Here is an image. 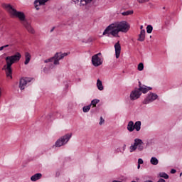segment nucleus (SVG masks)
Here are the masks:
<instances>
[{
	"mask_svg": "<svg viewBox=\"0 0 182 182\" xmlns=\"http://www.w3.org/2000/svg\"><path fill=\"white\" fill-rule=\"evenodd\" d=\"M4 93V88L0 87V99L2 97V94Z\"/></svg>",
	"mask_w": 182,
	"mask_h": 182,
	"instance_id": "obj_31",
	"label": "nucleus"
},
{
	"mask_svg": "<svg viewBox=\"0 0 182 182\" xmlns=\"http://www.w3.org/2000/svg\"><path fill=\"white\" fill-rule=\"evenodd\" d=\"M32 80H31V78H21L20 80V84H19V88L21 89V90H23L25 89V87H26V85H28V83H29V82H31Z\"/></svg>",
	"mask_w": 182,
	"mask_h": 182,
	"instance_id": "obj_9",
	"label": "nucleus"
},
{
	"mask_svg": "<svg viewBox=\"0 0 182 182\" xmlns=\"http://www.w3.org/2000/svg\"><path fill=\"white\" fill-rule=\"evenodd\" d=\"M97 87L98 90H103L104 89L103 84L102 83V81L99 79L97 80Z\"/></svg>",
	"mask_w": 182,
	"mask_h": 182,
	"instance_id": "obj_22",
	"label": "nucleus"
},
{
	"mask_svg": "<svg viewBox=\"0 0 182 182\" xmlns=\"http://www.w3.org/2000/svg\"><path fill=\"white\" fill-rule=\"evenodd\" d=\"M144 69V65L143 64V63H140L138 65V70L141 71Z\"/></svg>",
	"mask_w": 182,
	"mask_h": 182,
	"instance_id": "obj_29",
	"label": "nucleus"
},
{
	"mask_svg": "<svg viewBox=\"0 0 182 182\" xmlns=\"http://www.w3.org/2000/svg\"><path fill=\"white\" fill-rule=\"evenodd\" d=\"M49 0H35L34 1V6L36 11H39V6L41 5H45L46 2H48Z\"/></svg>",
	"mask_w": 182,
	"mask_h": 182,
	"instance_id": "obj_11",
	"label": "nucleus"
},
{
	"mask_svg": "<svg viewBox=\"0 0 182 182\" xmlns=\"http://www.w3.org/2000/svg\"><path fill=\"white\" fill-rule=\"evenodd\" d=\"M103 123H105V119H103V117H100V124L102 125L103 124Z\"/></svg>",
	"mask_w": 182,
	"mask_h": 182,
	"instance_id": "obj_33",
	"label": "nucleus"
},
{
	"mask_svg": "<svg viewBox=\"0 0 182 182\" xmlns=\"http://www.w3.org/2000/svg\"><path fill=\"white\" fill-rule=\"evenodd\" d=\"M150 163L153 166H157V164H159V159L156 157H152L151 158Z\"/></svg>",
	"mask_w": 182,
	"mask_h": 182,
	"instance_id": "obj_21",
	"label": "nucleus"
},
{
	"mask_svg": "<svg viewBox=\"0 0 182 182\" xmlns=\"http://www.w3.org/2000/svg\"><path fill=\"white\" fill-rule=\"evenodd\" d=\"M157 182H166V180L160 178Z\"/></svg>",
	"mask_w": 182,
	"mask_h": 182,
	"instance_id": "obj_35",
	"label": "nucleus"
},
{
	"mask_svg": "<svg viewBox=\"0 0 182 182\" xmlns=\"http://www.w3.org/2000/svg\"><path fill=\"white\" fill-rule=\"evenodd\" d=\"M159 97V96L156 94H154L153 92H151L147 95V97L144 99L143 101V105H149V103H151L154 102Z\"/></svg>",
	"mask_w": 182,
	"mask_h": 182,
	"instance_id": "obj_8",
	"label": "nucleus"
},
{
	"mask_svg": "<svg viewBox=\"0 0 182 182\" xmlns=\"http://www.w3.org/2000/svg\"><path fill=\"white\" fill-rule=\"evenodd\" d=\"M144 163V161H143V159H138V164H143Z\"/></svg>",
	"mask_w": 182,
	"mask_h": 182,
	"instance_id": "obj_32",
	"label": "nucleus"
},
{
	"mask_svg": "<svg viewBox=\"0 0 182 182\" xmlns=\"http://www.w3.org/2000/svg\"><path fill=\"white\" fill-rule=\"evenodd\" d=\"M3 47H4V48H9V45H5V46H3Z\"/></svg>",
	"mask_w": 182,
	"mask_h": 182,
	"instance_id": "obj_38",
	"label": "nucleus"
},
{
	"mask_svg": "<svg viewBox=\"0 0 182 182\" xmlns=\"http://www.w3.org/2000/svg\"><path fill=\"white\" fill-rule=\"evenodd\" d=\"M65 56H68V53H56L53 58L45 60L44 62L45 63H48V62H53L55 65H59V60L63 59Z\"/></svg>",
	"mask_w": 182,
	"mask_h": 182,
	"instance_id": "obj_4",
	"label": "nucleus"
},
{
	"mask_svg": "<svg viewBox=\"0 0 182 182\" xmlns=\"http://www.w3.org/2000/svg\"><path fill=\"white\" fill-rule=\"evenodd\" d=\"M2 8L9 14L11 18H18L21 23L23 25V22H27L26 17L25 16V14L22 11H17L12 5L9 4H2Z\"/></svg>",
	"mask_w": 182,
	"mask_h": 182,
	"instance_id": "obj_3",
	"label": "nucleus"
},
{
	"mask_svg": "<svg viewBox=\"0 0 182 182\" xmlns=\"http://www.w3.org/2000/svg\"><path fill=\"white\" fill-rule=\"evenodd\" d=\"M92 0H81L80 1V4L81 5H87V4H90V2L92 1Z\"/></svg>",
	"mask_w": 182,
	"mask_h": 182,
	"instance_id": "obj_27",
	"label": "nucleus"
},
{
	"mask_svg": "<svg viewBox=\"0 0 182 182\" xmlns=\"http://www.w3.org/2000/svg\"><path fill=\"white\" fill-rule=\"evenodd\" d=\"M90 107H92L91 105L85 106L82 108V111L84 112V113H87V112L90 110Z\"/></svg>",
	"mask_w": 182,
	"mask_h": 182,
	"instance_id": "obj_26",
	"label": "nucleus"
},
{
	"mask_svg": "<svg viewBox=\"0 0 182 182\" xmlns=\"http://www.w3.org/2000/svg\"><path fill=\"white\" fill-rule=\"evenodd\" d=\"M31 54L29 53L26 52L25 53V59H26L25 62H24L25 65H28V63H29V62H31Z\"/></svg>",
	"mask_w": 182,
	"mask_h": 182,
	"instance_id": "obj_19",
	"label": "nucleus"
},
{
	"mask_svg": "<svg viewBox=\"0 0 182 182\" xmlns=\"http://www.w3.org/2000/svg\"><path fill=\"white\" fill-rule=\"evenodd\" d=\"M159 177H162V178H165L166 180L168 178V176L167 175V173L164 172L159 173Z\"/></svg>",
	"mask_w": 182,
	"mask_h": 182,
	"instance_id": "obj_28",
	"label": "nucleus"
},
{
	"mask_svg": "<svg viewBox=\"0 0 182 182\" xmlns=\"http://www.w3.org/2000/svg\"><path fill=\"white\" fill-rule=\"evenodd\" d=\"M176 171H176V169H171V174H176Z\"/></svg>",
	"mask_w": 182,
	"mask_h": 182,
	"instance_id": "obj_34",
	"label": "nucleus"
},
{
	"mask_svg": "<svg viewBox=\"0 0 182 182\" xmlns=\"http://www.w3.org/2000/svg\"><path fill=\"white\" fill-rule=\"evenodd\" d=\"M23 25L29 33H35V30L33 29V28H32V26H31V23H29V22H23Z\"/></svg>",
	"mask_w": 182,
	"mask_h": 182,
	"instance_id": "obj_12",
	"label": "nucleus"
},
{
	"mask_svg": "<svg viewBox=\"0 0 182 182\" xmlns=\"http://www.w3.org/2000/svg\"><path fill=\"white\" fill-rule=\"evenodd\" d=\"M181 175H182V173H180V176H181Z\"/></svg>",
	"mask_w": 182,
	"mask_h": 182,
	"instance_id": "obj_43",
	"label": "nucleus"
},
{
	"mask_svg": "<svg viewBox=\"0 0 182 182\" xmlns=\"http://www.w3.org/2000/svg\"><path fill=\"white\" fill-rule=\"evenodd\" d=\"M54 30H55V27H53V28L50 30V32H53Z\"/></svg>",
	"mask_w": 182,
	"mask_h": 182,
	"instance_id": "obj_40",
	"label": "nucleus"
},
{
	"mask_svg": "<svg viewBox=\"0 0 182 182\" xmlns=\"http://www.w3.org/2000/svg\"><path fill=\"white\" fill-rule=\"evenodd\" d=\"M72 134H67L64 135L55 142V147H62V146H65V144L70 140Z\"/></svg>",
	"mask_w": 182,
	"mask_h": 182,
	"instance_id": "obj_6",
	"label": "nucleus"
},
{
	"mask_svg": "<svg viewBox=\"0 0 182 182\" xmlns=\"http://www.w3.org/2000/svg\"><path fill=\"white\" fill-rule=\"evenodd\" d=\"M134 129L136 132H140V129H141V122H136L135 124H134Z\"/></svg>",
	"mask_w": 182,
	"mask_h": 182,
	"instance_id": "obj_16",
	"label": "nucleus"
},
{
	"mask_svg": "<svg viewBox=\"0 0 182 182\" xmlns=\"http://www.w3.org/2000/svg\"><path fill=\"white\" fill-rule=\"evenodd\" d=\"M146 32L147 33H151V32H153V26L151 25H148L146 26Z\"/></svg>",
	"mask_w": 182,
	"mask_h": 182,
	"instance_id": "obj_25",
	"label": "nucleus"
},
{
	"mask_svg": "<svg viewBox=\"0 0 182 182\" xmlns=\"http://www.w3.org/2000/svg\"><path fill=\"white\" fill-rule=\"evenodd\" d=\"M141 93L146 94V90L143 88H135L131 92L130 100H137L141 96Z\"/></svg>",
	"mask_w": 182,
	"mask_h": 182,
	"instance_id": "obj_5",
	"label": "nucleus"
},
{
	"mask_svg": "<svg viewBox=\"0 0 182 182\" xmlns=\"http://www.w3.org/2000/svg\"><path fill=\"white\" fill-rule=\"evenodd\" d=\"M21 58H22V55L18 52L14 55L6 57L5 60L6 64L3 66L2 70H4L6 73V77L12 79V65L16 63V62H19Z\"/></svg>",
	"mask_w": 182,
	"mask_h": 182,
	"instance_id": "obj_2",
	"label": "nucleus"
},
{
	"mask_svg": "<svg viewBox=\"0 0 182 182\" xmlns=\"http://www.w3.org/2000/svg\"><path fill=\"white\" fill-rule=\"evenodd\" d=\"M145 89L146 93L149 92V90H151V87H146L145 85H141V82H139V89Z\"/></svg>",
	"mask_w": 182,
	"mask_h": 182,
	"instance_id": "obj_20",
	"label": "nucleus"
},
{
	"mask_svg": "<svg viewBox=\"0 0 182 182\" xmlns=\"http://www.w3.org/2000/svg\"><path fill=\"white\" fill-rule=\"evenodd\" d=\"M129 29H130V25L127 21L115 22L106 28L103 32V35H107V36L112 35L114 38H117L119 36V32L126 33L129 32Z\"/></svg>",
	"mask_w": 182,
	"mask_h": 182,
	"instance_id": "obj_1",
	"label": "nucleus"
},
{
	"mask_svg": "<svg viewBox=\"0 0 182 182\" xmlns=\"http://www.w3.org/2000/svg\"><path fill=\"white\" fill-rule=\"evenodd\" d=\"M42 178V173H36L31 177V181H38Z\"/></svg>",
	"mask_w": 182,
	"mask_h": 182,
	"instance_id": "obj_15",
	"label": "nucleus"
},
{
	"mask_svg": "<svg viewBox=\"0 0 182 182\" xmlns=\"http://www.w3.org/2000/svg\"><path fill=\"white\" fill-rule=\"evenodd\" d=\"M139 4H144L146 2H149V0H137Z\"/></svg>",
	"mask_w": 182,
	"mask_h": 182,
	"instance_id": "obj_30",
	"label": "nucleus"
},
{
	"mask_svg": "<svg viewBox=\"0 0 182 182\" xmlns=\"http://www.w3.org/2000/svg\"><path fill=\"white\" fill-rule=\"evenodd\" d=\"M4 49H5L4 47V46H1V47H0V50H4Z\"/></svg>",
	"mask_w": 182,
	"mask_h": 182,
	"instance_id": "obj_37",
	"label": "nucleus"
},
{
	"mask_svg": "<svg viewBox=\"0 0 182 182\" xmlns=\"http://www.w3.org/2000/svg\"><path fill=\"white\" fill-rule=\"evenodd\" d=\"M137 168L138 169L140 168V164H138Z\"/></svg>",
	"mask_w": 182,
	"mask_h": 182,
	"instance_id": "obj_41",
	"label": "nucleus"
},
{
	"mask_svg": "<svg viewBox=\"0 0 182 182\" xmlns=\"http://www.w3.org/2000/svg\"><path fill=\"white\" fill-rule=\"evenodd\" d=\"M75 4H79V0H73Z\"/></svg>",
	"mask_w": 182,
	"mask_h": 182,
	"instance_id": "obj_36",
	"label": "nucleus"
},
{
	"mask_svg": "<svg viewBox=\"0 0 182 182\" xmlns=\"http://www.w3.org/2000/svg\"><path fill=\"white\" fill-rule=\"evenodd\" d=\"M101 55L102 53H99L92 57V63L95 68H97L103 64V60H102V58L99 57Z\"/></svg>",
	"mask_w": 182,
	"mask_h": 182,
	"instance_id": "obj_7",
	"label": "nucleus"
},
{
	"mask_svg": "<svg viewBox=\"0 0 182 182\" xmlns=\"http://www.w3.org/2000/svg\"><path fill=\"white\" fill-rule=\"evenodd\" d=\"M114 49L116 58L119 59L120 57V53L122 52V46H120V43L119 41L115 43Z\"/></svg>",
	"mask_w": 182,
	"mask_h": 182,
	"instance_id": "obj_10",
	"label": "nucleus"
},
{
	"mask_svg": "<svg viewBox=\"0 0 182 182\" xmlns=\"http://www.w3.org/2000/svg\"><path fill=\"white\" fill-rule=\"evenodd\" d=\"M140 141L137 140L136 139H134V143L129 147L130 153H133V151H136L137 150V144H139Z\"/></svg>",
	"mask_w": 182,
	"mask_h": 182,
	"instance_id": "obj_13",
	"label": "nucleus"
},
{
	"mask_svg": "<svg viewBox=\"0 0 182 182\" xmlns=\"http://www.w3.org/2000/svg\"><path fill=\"white\" fill-rule=\"evenodd\" d=\"M123 150H124V151L126 150V144L124 145V146H123Z\"/></svg>",
	"mask_w": 182,
	"mask_h": 182,
	"instance_id": "obj_39",
	"label": "nucleus"
},
{
	"mask_svg": "<svg viewBox=\"0 0 182 182\" xmlns=\"http://www.w3.org/2000/svg\"><path fill=\"white\" fill-rule=\"evenodd\" d=\"M141 29H143V26H141Z\"/></svg>",
	"mask_w": 182,
	"mask_h": 182,
	"instance_id": "obj_42",
	"label": "nucleus"
},
{
	"mask_svg": "<svg viewBox=\"0 0 182 182\" xmlns=\"http://www.w3.org/2000/svg\"><path fill=\"white\" fill-rule=\"evenodd\" d=\"M133 11H127L121 13L123 16H128V15H133Z\"/></svg>",
	"mask_w": 182,
	"mask_h": 182,
	"instance_id": "obj_24",
	"label": "nucleus"
},
{
	"mask_svg": "<svg viewBox=\"0 0 182 182\" xmlns=\"http://www.w3.org/2000/svg\"><path fill=\"white\" fill-rule=\"evenodd\" d=\"M145 39H146V31L141 30L140 34L139 35L138 41L139 42H144Z\"/></svg>",
	"mask_w": 182,
	"mask_h": 182,
	"instance_id": "obj_14",
	"label": "nucleus"
},
{
	"mask_svg": "<svg viewBox=\"0 0 182 182\" xmlns=\"http://www.w3.org/2000/svg\"><path fill=\"white\" fill-rule=\"evenodd\" d=\"M138 141H139V144H137L136 149L139 151H143V149H144V146H143V141L140 139H136Z\"/></svg>",
	"mask_w": 182,
	"mask_h": 182,
	"instance_id": "obj_18",
	"label": "nucleus"
},
{
	"mask_svg": "<svg viewBox=\"0 0 182 182\" xmlns=\"http://www.w3.org/2000/svg\"><path fill=\"white\" fill-rule=\"evenodd\" d=\"M127 129L129 132H133L134 130V122L130 121L127 124Z\"/></svg>",
	"mask_w": 182,
	"mask_h": 182,
	"instance_id": "obj_17",
	"label": "nucleus"
},
{
	"mask_svg": "<svg viewBox=\"0 0 182 182\" xmlns=\"http://www.w3.org/2000/svg\"><path fill=\"white\" fill-rule=\"evenodd\" d=\"M100 102V100H97V99L93 100L91 102V104L90 105V106H92V107H96V105H97V103H99Z\"/></svg>",
	"mask_w": 182,
	"mask_h": 182,
	"instance_id": "obj_23",
	"label": "nucleus"
}]
</instances>
